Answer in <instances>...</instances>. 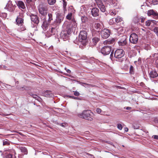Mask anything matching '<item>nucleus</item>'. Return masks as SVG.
<instances>
[{
  "mask_svg": "<svg viewBox=\"0 0 158 158\" xmlns=\"http://www.w3.org/2000/svg\"><path fill=\"white\" fill-rule=\"evenodd\" d=\"M91 113V111L90 110H85L81 113L78 114V116L80 118H84L89 121H91L93 120Z\"/></svg>",
  "mask_w": 158,
  "mask_h": 158,
  "instance_id": "f257e3e1",
  "label": "nucleus"
},
{
  "mask_svg": "<svg viewBox=\"0 0 158 158\" xmlns=\"http://www.w3.org/2000/svg\"><path fill=\"white\" fill-rule=\"evenodd\" d=\"M87 33L86 31H81L79 35V41L80 44L83 45H86L87 40Z\"/></svg>",
  "mask_w": 158,
  "mask_h": 158,
  "instance_id": "f03ea898",
  "label": "nucleus"
},
{
  "mask_svg": "<svg viewBox=\"0 0 158 158\" xmlns=\"http://www.w3.org/2000/svg\"><path fill=\"white\" fill-rule=\"evenodd\" d=\"M38 10L40 13L44 16L47 15L48 7L47 5L45 4H41L38 7Z\"/></svg>",
  "mask_w": 158,
  "mask_h": 158,
  "instance_id": "7ed1b4c3",
  "label": "nucleus"
},
{
  "mask_svg": "<svg viewBox=\"0 0 158 158\" xmlns=\"http://www.w3.org/2000/svg\"><path fill=\"white\" fill-rule=\"evenodd\" d=\"M124 52L122 49H118L115 52L114 56L117 58L120 59L118 60L122 62L123 60V59L121 58L124 56Z\"/></svg>",
  "mask_w": 158,
  "mask_h": 158,
  "instance_id": "20e7f679",
  "label": "nucleus"
},
{
  "mask_svg": "<svg viewBox=\"0 0 158 158\" xmlns=\"http://www.w3.org/2000/svg\"><path fill=\"white\" fill-rule=\"evenodd\" d=\"M16 6L14 5L11 1H9L6 4L5 9L10 12L13 11L15 9Z\"/></svg>",
  "mask_w": 158,
  "mask_h": 158,
  "instance_id": "39448f33",
  "label": "nucleus"
},
{
  "mask_svg": "<svg viewBox=\"0 0 158 158\" xmlns=\"http://www.w3.org/2000/svg\"><path fill=\"white\" fill-rule=\"evenodd\" d=\"M111 49L110 46H104L101 48V52L104 55H107L110 53Z\"/></svg>",
  "mask_w": 158,
  "mask_h": 158,
  "instance_id": "423d86ee",
  "label": "nucleus"
},
{
  "mask_svg": "<svg viewBox=\"0 0 158 158\" xmlns=\"http://www.w3.org/2000/svg\"><path fill=\"white\" fill-rule=\"evenodd\" d=\"M77 27V23L73 19L70 22L69 26L68 27V29L70 32L71 31L74 32Z\"/></svg>",
  "mask_w": 158,
  "mask_h": 158,
  "instance_id": "0eeeda50",
  "label": "nucleus"
},
{
  "mask_svg": "<svg viewBox=\"0 0 158 158\" xmlns=\"http://www.w3.org/2000/svg\"><path fill=\"white\" fill-rule=\"evenodd\" d=\"M138 40V36L135 33L131 34L130 36L129 41L130 42L134 44H136Z\"/></svg>",
  "mask_w": 158,
  "mask_h": 158,
  "instance_id": "6e6552de",
  "label": "nucleus"
},
{
  "mask_svg": "<svg viewBox=\"0 0 158 158\" xmlns=\"http://www.w3.org/2000/svg\"><path fill=\"white\" fill-rule=\"evenodd\" d=\"M101 36L103 39H106L110 35V31L108 29L105 28L101 32Z\"/></svg>",
  "mask_w": 158,
  "mask_h": 158,
  "instance_id": "1a4fd4ad",
  "label": "nucleus"
},
{
  "mask_svg": "<svg viewBox=\"0 0 158 158\" xmlns=\"http://www.w3.org/2000/svg\"><path fill=\"white\" fill-rule=\"evenodd\" d=\"M70 33V32L69 30L63 31L61 32L60 36L64 40H65L68 38L69 35Z\"/></svg>",
  "mask_w": 158,
  "mask_h": 158,
  "instance_id": "9d476101",
  "label": "nucleus"
},
{
  "mask_svg": "<svg viewBox=\"0 0 158 158\" xmlns=\"http://www.w3.org/2000/svg\"><path fill=\"white\" fill-rule=\"evenodd\" d=\"M16 20L17 24H22L23 22V14H20L19 16H17Z\"/></svg>",
  "mask_w": 158,
  "mask_h": 158,
  "instance_id": "9b49d317",
  "label": "nucleus"
},
{
  "mask_svg": "<svg viewBox=\"0 0 158 158\" xmlns=\"http://www.w3.org/2000/svg\"><path fill=\"white\" fill-rule=\"evenodd\" d=\"M8 151L10 152V153L6 156V158H13V155L15 154V152L12 149H8Z\"/></svg>",
  "mask_w": 158,
  "mask_h": 158,
  "instance_id": "f8f14e48",
  "label": "nucleus"
},
{
  "mask_svg": "<svg viewBox=\"0 0 158 158\" xmlns=\"http://www.w3.org/2000/svg\"><path fill=\"white\" fill-rule=\"evenodd\" d=\"M99 10L97 8H93L92 9L91 13L94 17H96L98 15Z\"/></svg>",
  "mask_w": 158,
  "mask_h": 158,
  "instance_id": "ddd939ff",
  "label": "nucleus"
},
{
  "mask_svg": "<svg viewBox=\"0 0 158 158\" xmlns=\"http://www.w3.org/2000/svg\"><path fill=\"white\" fill-rule=\"evenodd\" d=\"M31 21L36 24H38L39 22L38 17L37 15H32L31 16Z\"/></svg>",
  "mask_w": 158,
  "mask_h": 158,
  "instance_id": "4468645a",
  "label": "nucleus"
},
{
  "mask_svg": "<svg viewBox=\"0 0 158 158\" xmlns=\"http://www.w3.org/2000/svg\"><path fill=\"white\" fill-rule=\"evenodd\" d=\"M148 16H151L153 15V16H157L158 14L156 12L154 11L153 10H148L147 12Z\"/></svg>",
  "mask_w": 158,
  "mask_h": 158,
  "instance_id": "2eb2a0df",
  "label": "nucleus"
},
{
  "mask_svg": "<svg viewBox=\"0 0 158 158\" xmlns=\"http://www.w3.org/2000/svg\"><path fill=\"white\" fill-rule=\"evenodd\" d=\"M149 74L151 78H154L158 76L157 73L155 70H152L151 71Z\"/></svg>",
  "mask_w": 158,
  "mask_h": 158,
  "instance_id": "dca6fc26",
  "label": "nucleus"
},
{
  "mask_svg": "<svg viewBox=\"0 0 158 158\" xmlns=\"http://www.w3.org/2000/svg\"><path fill=\"white\" fill-rule=\"evenodd\" d=\"M17 6L19 8L24 9L25 8V6L24 3L22 1H18L16 2Z\"/></svg>",
  "mask_w": 158,
  "mask_h": 158,
  "instance_id": "f3484780",
  "label": "nucleus"
},
{
  "mask_svg": "<svg viewBox=\"0 0 158 158\" xmlns=\"http://www.w3.org/2000/svg\"><path fill=\"white\" fill-rule=\"evenodd\" d=\"M43 94L44 96L46 97H52L53 96L52 92L48 90L45 91Z\"/></svg>",
  "mask_w": 158,
  "mask_h": 158,
  "instance_id": "a211bd4d",
  "label": "nucleus"
},
{
  "mask_svg": "<svg viewBox=\"0 0 158 158\" xmlns=\"http://www.w3.org/2000/svg\"><path fill=\"white\" fill-rule=\"evenodd\" d=\"M114 41V40L113 39L110 40H106L103 42L104 45L110 44H113Z\"/></svg>",
  "mask_w": 158,
  "mask_h": 158,
  "instance_id": "6ab92c4d",
  "label": "nucleus"
},
{
  "mask_svg": "<svg viewBox=\"0 0 158 158\" xmlns=\"http://www.w3.org/2000/svg\"><path fill=\"white\" fill-rule=\"evenodd\" d=\"M48 24L46 21H44L42 24V27L44 31H46L48 28Z\"/></svg>",
  "mask_w": 158,
  "mask_h": 158,
  "instance_id": "aec40b11",
  "label": "nucleus"
},
{
  "mask_svg": "<svg viewBox=\"0 0 158 158\" xmlns=\"http://www.w3.org/2000/svg\"><path fill=\"white\" fill-rule=\"evenodd\" d=\"M127 41L126 39L124 40H121L118 42V44L119 46H123L127 44Z\"/></svg>",
  "mask_w": 158,
  "mask_h": 158,
  "instance_id": "412c9836",
  "label": "nucleus"
},
{
  "mask_svg": "<svg viewBox=\"0 0 158 158\" xmlns=\"http://www.w3.org/2000/svg\"><path fill=\"white\" fill-rule=\"evenodd\" d=\"M98 6L102 12H104L105 11L106 9L103 3L98 5Z\"/></svg>",
  "mask_w": 158,
  "mask_h": 158,
  "instance_id": "4be33fe9",
  "label": "nucleus"
},
{
  "mask_svg": "<svg viewBox=\"0 0 158 158\" xmlns=\"http://www.w3.org/2000/svg\"><path fill=\"white\" fill-rule=\"evenodd\" d=\"M63 8L64 11L65 12L67 11L66 6L67 5V2L65 1V0H63Z\"/></svg>",
  "mask_w": 158,
  "mask_h": 158,
  "instance_id": "5701e85b",
  "label": "nucleus"
},
{
  "mask_svg": "<svg viewBox=\"0 0 158 158\" xmlns=\"http://www.w3.org/2000/svg\"><path fill=\"white\" fill-rule=\"evenodd\" d=\"M81 19L82 22L84 23H85L88 21V18L85 16H82Z\"/></svg>",
  "mask_w": 158,
  "mask_h": 158,
  "instance_id": "b1692460",
  "label": "nucleus"
},
{
  "mask_svg": "<svg viewBox=\"0 0 158 158\" xmlns=\"http://www.w3.org/2000/svg\"><path fill=\"white\" fill-rule=\"evenodd\" d=\"M110 14L112 16H114L116 15L117 12L114 10H111L110 11Z\"/></svg>",
  "mask_w": 158,
  "mask_h": 158,
  "instance_id": "393cba45",
  "label": "nucleus"
},
{
  "mask_svg": "<svg viewBox=\"0 0 158 158\" xmlns=\"http://www.w3.org/2000/svg\"><path fill=\"white\" fill-rule=\"evenodd\" d=\"M20 150L21 152H23L24 154H27V151L25 148L24 147H21L20 148Z\"/></svg>",
  "mask_w": 158,
  "mask_h": 158,
  "instance_id": "a878e982",
  "label": "nucleus"
},
{
  "mask_svg": "<svg viewBox=\"0 0 158 158\" xmlns=\"http://www.w3.org/2000/svg\"><path fill=\"white\" fill-rule=\"evenodd\" d=\"M56 0H48V3L50 5H53L56 2Z\"/></svg>",
  "mask_w": 158,
  "mask_h": 158,
  "instance_id": "bb28decb",
  "label": "nucleus"
},
{
  "mask_svg": "<svg viewBox=\"0 0 158 158\" xmlns=\"http://www.w3.org/2000/svg\"><path fill=\"white\" fill-rule=\"evenodd\" d=\"M32 96L34 98L37 100L39 102H40L41 100V98L36 95L32 94Z\"/></svg>",
  "mask_w": 158,
  "mask_h": 158,
  "instance_id": "cd10ccee",
  "label": "nucleus"
},
{
  "mask_svg": "<svg viewBox=\"0 0 158 158\" xmlns=\"http://www.w3.org/2000/svg\"><path fill=\"white\" fill-rule=\"evenodd\" d=\"M10 143L9 141L7 139L4 140L3 141V145H9Z\"/></svg>",
  "mask_w": 158,
  "mask_h": 158,
  "instance_id": "c85d7f7f",
  "label": "nucleus"
},
{
  "mask_svg": "<svg viewBox=\"0 0 158 158\" xmlns=\"http://www.w3.org/2000/svg\"><path fill=\"white\" fill-rule=\"evenodd\" d=\"M98 39L97 37L94 38L92 39L93 42L95 45L98 41Z\"/></svg>",
  "mask_w": 158,
  "mask_h": 158,
  "instance_id": "c756f323",
  "label": "nucleus"
},
{
  "mask_svg": "<svg viewBox=\"0 0 158 158\" xmlns=\"http://www.w3.org/2000/svg\"><path fill=\"white\" fill-rule=\"evenodd\" d=\"M122 20V18L119 16L118 17L115 19V22L117 23L121 22Z\"/></svg>",
  "mask_w": 158,
  "mask_h": 158,
  "instance_id": "7c9ffc66",
  "label": "nucleus"
},
{
  "mask_svg": "<svg viewBox=\"0 0 158 158\" xmlns=\"http://www.w3.org/2000/svg\"><path fill=\"white\" fill-rule=\"evenodd\" d=\"M156 24V21L155 20H152L151 24L150 26L151 27H154L155 25Z\"/></svg>",
  "mask_w": 158,
  "mask_h": 158,
  "instance_id": "2f4dec72",
  "label": "nucleus"
},
{
  "mask_svg": "<svg viewBox=\"0 0 158 158\" xmlns=\"http://www.w3.org/2000/svg\"><path fill=\"white\" fill-rule=\"evenodd\" d=\"M72 16V14L71 12L69 13L67 15L66 18L70 20Z\"/></svg>",
  "mask_w": 158,
  "mask_h": 158,
  "instance_id": "473e14b6",
  "label": "nucleus"
},
{
  "mask_svg": "<svg viewBox=\"0 0 158 158\" xmlns=\"http://www.w3.org/2000/svg\"><path fill=\"white\" fill-rule=\"evenodd\" d=\"M130 73L132 74L134 73V68L132 65H131L130 68Z\"/></svg>",
  "mask_w": 158,
  "mask_h": 158,
  "instance_id": "72a5a7b5",
  "label": "nucleus"
},
{
  "mask_svg": "<svg viewBox=\"0 0 158 158\" xmlns=\"http://www.w3.org/2000/svg\"><path fill=\"white\" fill-rule=\"evenodd\" d=\"M152 20H148L146 22V25L147 26H150Z\"/></svg>",
  "mask_w": 158,
  "mask_h": 158,
  "instance_id": "f704fd0d",
  "label": "nucleus"
},
{
  "mask_svg": "<svg viewBox=\"0 0 158 158\" xmlns=\"http://www.w3.org/2000/svg\"><path fill=\"white\" fill-rule=\"evenodd\" d=\"M95 1L98 6L102 3L101 0H95Z\"/></svg>",
  "mask_w": 158,
  "mask_h": 158,
  "instance_id": "c9c22d12",
  "label": "nucleus"
},
{
  "mask_svg": "<svg viewBox=\"0 0 158 158\" xmlns=\"http://www.w3.org/2000/svg\"><path fill=\"white\" fill-rule=\"evenodd\" d=\"M48 16L49 17V19H48L49 21H50L52 19V15L51 14H50V13L48 14Z\"/></svg>",
  "mask_w": 158,
  "mask_h": 158,
  "instance_id": "e433bc0d",
  "label": "nucleus"
},
{
  "mask_svg": "<svg viewBox=\"0 0 158 158\" xmlns=\"http://www.w3.org/2000/svg\"><path fill=\"white\" fill-rule=\"evenodd\" d=\"M117 128L120 130H121L123 128L122 125L120 124H118L117 125Z\"/></svg>",
  "mask_w": 158,
  "mask_h": 158,
  "instance_id": "4c0bfd02",
  "label": "nucleus"
},
{
  "mask_svg": "<svg viewBox=\"0 0 158 158\" xmlns=\"http://www.w3.org/2000/svg\"><path fill=\"white\" fill-rule=\"evenodd\" d=\"M74 94L76 96H78L80 95V94L78 92L75 91H74Z\"/></svg>",
  "mask_w": 158,
  "mask_h": 158,
  "instance_id": "58836bf2",
  "label": "nucleus"
},
{
  "mask_svg": "<svg viewBox=\"0 0 158 158\" xmlns=\"http://www.w3.org/2000/svg\"><path fill=\"white\" fill-rule=\"evenodd\" d=\"M102 27L101 24L99 23H97L96 24V27L97 28H100Z\"/></svg>",
  "mask_w": 158,
  "mask_h": 158,
  "instance_id": "ea45409f",
  "label": "nucleus"
},
{
  "mask_svg": "<svg viewBox=\"0 0 158 158\" xmlns=\"http://www.w3.org/2000/svg\"><path fill=\"white\" fill-rule=\"evenodd\" d=\"M114 22V19H110V20L109 23L110 24H113Z\"/></svg>",
  "mask_w": 158,
  "mask_h": 158,
  "instance_id": "a19ab883",
  "label": "nucleus"
},
{
  "mask_svg": "<svg viewBox=\"0 0 158 158\" xmlns=\"http://www.w3.org/2000/svg\"><path fill=\"white\" fill-rule=\"evenodd\" d=\"M96 111L98 113L100 114L102 112V110L98 108L97 109Z\"/></svg>",
  "mask_w": 158,
  "mask_h": 158,
  "instance_id": "79ce46f5",
  "label": "nucleus"
},
{
  "mask_svg": "<svg viewBox=\"0 0 158 158\" xmlns=\"http://www.w3.org/2000/svg\"><path fill=\"white\" fill-rule=\"evenodd\" d=\"M154 31L155 32L157 33L158 32V27H155L154 29Z\"/></svg>",
  "mask_w": 158,
  "mask_h": 158,
  "instance_id": "37998d69",
  "label": "nucleus"
},
{
  "mask_svg": "<svg viewBox=\"0 0 158 158\" xmlns=\"http://www.w3.org/2000/svg\"><path fill=\"white\" fill-rule=\"evenodd\" d=\"M84 84L85 85V86L84 85L83 86L85 87H88L89 85H90L92 86V85H89L88 84L86 83H84Z\"/></svg>",
  "mask_w": 158,
  "mask_h": 158,
  "instance_id": "c03bdc74",
  "label": "nucleus"
},
{
  "mask_svg": "<svg viewBox=\"0 0 158 158\" xmlns=\"http://www.w3.org/2000/svg\"><path fill=\"white\" fill-rule=\"evenodd\" d=\"M69 97H71V98H72L73 99H79L78 98H77V97H75L74 96H69Z\"/></svg>",
  "mask_w": 158,
  "mask_h": 158,
  "instance_id": "a18cd8bd",
  "label": "nucleus"
},
{
  "mask_svg": "<svg viewBox=\"0 0 158 158\" xmlns=\"http://www.w3.org/2000/svg\"><path fill=\"white\" fill-rule=\"evenodd\" d=\"M131 109V108L130 107H124V109H125L127 110H130Z\"/></svg>",
  "mask_w": 158,
  "mask_h": 158,
  "instance_id": "49530a36",
  "label": "nucleus"
},
{
  "mask_svg": "<svg viewBox=\"0 0 158 158\" xmlns=\"http://www.w3.org/2000/svg\"><path fill=\"white\" fill-rule=\"evenodd\" d=\"M138 61L139 64H140L141 63V58H139L138 59Z\"/></svg>",
  "mask_w": 158,
  "mask_h": 158,
  "instance_id": "de8ad7c7",
  "label": "nucleus"
},
{
  "mask_svg": "<svg viewBox=\"0 0 158 158\" xmlns=\"http://www.w3.org/2000/svg\"><path fill=\"white\" fill-rule=\"evenodd\" d=\"M28 4H30L32 2L31 0H26Z\"/></svg>",
  "mask_w": 158,
  "mask_h": 158,
  "instance_id": "09e8293b",
  "label": "nucleus"
},
{
  "mask_svg": "<svg viewBox=\"0 0 158 158\" xmlns=\"http://www.w3.org/2000/svg\"><path fill=\"white\" fill-rule=\"evenodd\" d=\"M153 137H154V138L155 139H158V136L157 135H154L153 136Z\"/></svg>",
  "mask_w": 158,
  "mask_h": 158,
  "instance_id": "8fccbe9b",
  "label": "nucleus"
},
{
  "mask_svg": "<svg viewBox=\"0 0 158 158\" xmlns=\"http://www.w3.org/2000/svg\"><path fill=\"white\" fill-rule=\"evenodd\" d=\"M124 130L125 131L127 132L128 131V129L127 127H125L124 128Z\"/></svg>",
  "mask_w": 158,
  "mask_h": 158,
  "instance_id": "3c124183",
  "label": "nucleus"
},
{
  "mask_svg": "<svg viewBox=\"0 0 158 158\" xmlns=\"http://www.w3.org/2000/svg\"><path fill=\"white\" fill-rule=\"evenodd\" d=\"M78 82L79 83V84H80L82 85H83V86H84V85H83L84 84V83H83V82H80V81H78Z\"/></svg>",
  "mask_w": 158,
  "mask_h": 158,
  "instance_id": "603ef678",
  "label": "nucleus"
},
{
  "mask_svg": "<svg viewBox=\"0 0 158 158\" xmlns=\"http://www.w3.org/2000/svg\"><path fill=\"white\" fill-rule=\"evenodd\" d=\"M55 30V28L54 27H52L51 29V31L52 33H53V31Z\"/></svg>",
  "mask_w": 158,
  "mask_h": 158,
  "instance_id": "864d4df0",
  "label": "nucleus"
},
{
  "mask_svg": "<svg viewBox=\"0 0 158 158\" xmlns=\"http://www.w3.org/2000/svg\"><path fill=\"white\" fill-rule=\"evenodd\" d=\"M66 71L68 73H70V72H71V71L69 69H67L66 70Z\"/></svg>",
  "mask_w": 158,
  "mask_h": 158,
  "instance_id": "5fc2aeb1",
  "label": "nucleus"
},
{
  "mask_svg": "<svg viewBox=\"0 0 158 158\" xmlns=\"http://www.w3.org/2000/svg\"><path fill=\"white\" fill-rule=\"evenodd\" d=\"M60 125L61 126H62L63 127H64V125L63 124H60Z\"/></svg>",
  "mask_w": 158,
  "mask_h": 158,
  "instance_id": "6e6d98bb",
  "label": "nucleus"
},
{
  "mask_svg": "<svg viewBox=\"0 0 158 158\" xmlns=\"http://www.w3.org/2000/svg\"><path fill=\"white\" fill-rule=\"evenodd\" d=\"M156 35H157V36L158 37V32L157 33H156Z\"/></svg>",
  "mask_w": 158,
  "mask_h": 158,
  "instance_id": "4d7b16f0",
  "label": "nucleus"
},
{
  "mask_svg": "<svg viewBox=\"0 0 158 158\" xmlns=\"http://www.w3.org/2000/svg\"><path fill=\"white\" fill-rule=\"evenodd\" d=\"M24 29H25L23 28V29L22 30H22V31H23V30H24Z\"/></svg>",
  "mask_w": 158,
  "mask_h": 158,
  "instance_id": "13d9d810",
  "label": "nucleus"
},
{
  "mask_svg": "<svg viewBox=\"0 0 158 158\" xmlns=\"http://www.w3.org/2000/svg\"><path fill=\"white\" fill-rule=\"evenodd\" d=\"M111 55H112V53L110 54V56H111Z\"/></svg>",
  "mask_w": 158,
  "mask_h": 158,
  "instance_id": "bf43d9fd",
  "label": "nucleus"
},
{
  "mask_svg": "<svg viewBox=\"0 0 158 158\" xmlns=\"http://www.w3.org/2000/svg\"><path fill=\"white\" fill-rule=\"evenodd\" d=\"M5 14L6 15V13H5Z\"/></svg>",
  "mask_w": 158,
  "mask_h": 158,
  "instance_id": "052dcab7",
  "label": "nucleus"
}]
</instances>
